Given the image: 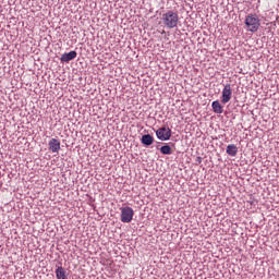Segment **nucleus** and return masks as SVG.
I'll return each instance as SVG.
<instances>
[{"instance_id": "1", "label": "nucleus", "mask_w": 279, "mask_h": 279, "mask_svg": "<svg viewBox=\"0 0 279 279\" xmlns=\"http://www.w3.org/2000/svg\"><path fill=\"white\" fill-rule=\"evenodd\" d=\"M161 21L165 27H168V29H173V27H178V23H180V16L177 12L167 11L162 14Z\"/></svg>"}, {"instance_id": "2", "label": "nucleus", "mask_w": 279, "mask_h": 279, "mask_svg": "<svg viewBox=\"0 0 279 279\" xmlns=\"http://www.w3.org/2000/svg\"><path fill=\"white\" fill-rule=\"evenodd\" d=\"M245 25L248 32L256 33L260 27V19L256 14H248L245 17Z\"/></svg>"}, {"instance_id": "3", "label": "nucleus", "mask_w": 279, "mask_h": 279, "mask_svg": "<svg viewBox=\"0 0 279 279\" xmlns=\"http://www.w3.org/2000/svg\"><path fill=\"white\" fill-rule=\"evenodd\" d=\"M120 210H121L120 219L122 223H131L132 219H134V209H132V207L130 206H126V207L120 208Z\"/></svg>"}, {"instance_id": "4", "label": "nucleus", "mask_w": 279, "mask_h": 279, "mask_svg": "<svg viewBox=\"0 0 279 279\" xmlns=\"http://www.w3.org/2000/svg\"><path fill=\"white\" fill-rule=\"evenodd\" d=\"M156 135L159 141H169L171 138V129L160 128L156 131Z\"/></svg>"}, {"instance_id": "5", "label": "nucleus", "mask_w": 279, "mask_h": 279, "mask_svg": "<svg viewBox=\"0 0 279 279\" xmlns=\"http://www.w3.org/2000/svg\"><path fill=\"white\" fill-rule=\"evenodd\" d=\"M232 99V85L226 84L222 89L221 101L228 104Z\"/></svg>"}, {"instance_id": "6", "label": "nucleus", "mask_w": 279, "mask_h": 279, "mask_svg": "<svg viewBox=\"0 0 279 279\" xmlns=\"http://www.w3.org/2000/svg\"><path fill=\"white\" fill-rule=\"evenodd\" d=\"M77 58V51L72 50L70 52H65L61 56L60 61L61 62H71V60H75Z\"/></svg>"}, {"instance_id": "7", "label": "nucleus", "mask_w": 279, "mask_h": 279, "mask_svg": "<svg viewBox=\"0 0 279 279\" xmlns=\"http://www.w3.org/2000/svg\"><path fill=\"white\" fill-rule=\"evenodd\" d=\"M49 149L52 151V154H58L60 151V140L58 138H51L49 141Z\"/></svg>"}, {"instance_id": "8", "label": "nucleus", "mask_w": 279, "mask_h": 279, "mask_svg": "<svg viewBox=\"0 0 279 279\" xmlns=\"http://www.w3.org/2000/svg\"><path fill=\"white\" fill-rule=\"evenodd\" d=\"M211 108L216 114H223V106H221V102H219V100L213 101Z\"/></svg>"}, {"instance_id": "9", "label": "nucleus", "mask_w": 279, "mask_h": 279, "mask_svg": "<svg viewBox=\"0 0 279 279\" xmlns=\"http://www.w3.org/2000/svg\"><path fill=\"white\" fill-rule=\"evenodd\" d=\"M227 154H228V156L234 157V156H236V154H239V148L234 144L228 145Z\"/></svg>"}, {"instance_id": "10", "label": "nucleus", "mask_w": 279, "mask_h": 279, "mask_svg": "<svg viewBox=\"0 0 279 279\" xmlns=\"http://www.w3.org/2000/svg\"><path fill=\"white\" fill-rule=\"evenodd\" d=\"M142 143H143V145L149 146L154 143V137L149 134L143 135L142 136Z\"/></svg>"}, {"instance_id": "11", "label": "nucleus", "mask_w": 279, "mask_h": 279, "mask_svg": "<svg viewBox=\"0 0 279 279\" xmlns=\"http://www.w3.org/2000/svg\"><path fill=\"white\" fill-rule=\"evenodd\" d=\"M57 279H68L66 278V271H64L63 267H58L56 270Z\"/></svg>"}, {"instance_id": "12", "label": "nucleus", "mask_w": 279, "mask_h": 279, "mask_svg": "<svg viewBox=\"0 0 279 279\" xmlns=\"http://www.w3.org/2000/svg\"><path fill=\"white\" fill-rule=\"evenodd\" d=\"M160 151L161 154L169 156L171 155V146L169 145L161 146Z\"/></svg>"}]
</instances>
